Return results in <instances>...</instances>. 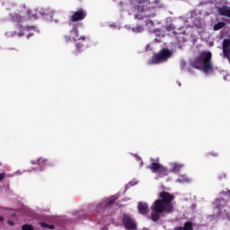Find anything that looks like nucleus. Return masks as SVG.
<instances>
[{"label": "nucleus", "mask_w": 230, "mask_h": 230, "mask_svg": "<svg viewBox=\"0 0 230 230\" xmlns=\"http://www.w3.org/2000/svg\"><path fill=\"white\" fill-rule=\"evenodd\" d=\"M31 164H37L39 166V170L42 172L46 168V164H48V159L45 157H39L36 160H31Z\"/></svg>", "instance_id": "9b49d317"}, {"label": "nucleus", "mask_w": 230, "mask_h": 230, "mask_svg": "<svg viewBox=\"0 0 230 230\" xmlns=\"http://www.w3.org/2000/svg\"><path fill=\"white\" fill-rule=\"evenodd\" d=\"M227 196L230 197V191L227 192Z\"/></svg>", "instance_id": "72a5a7b5"}, {"label": "nucleus", "mask_w": 230, "mask_h": 230, "mask_svg": "<svg viewBox=\"0 0 230 230\" xmlns=\"http://www.w3.org/2000/svg\"><path fill=\"white\" fill-rule=\"evenodd\" d=\"M65 39L66 42H69V40H74L75 42V48L77 53H80L82 49H84V42L87 40V37L84 35L78 34V29L76 27H74L73 30L70 31L69 36H65Z\"/></svg>", "instance_id": "39448f33"}, {"label": "nucleus", "mask_w": 230, "mask_h": 230, "mask_svg": "<svg viewBox=\"0 0 230 230\" xmlns=\"http://www.w3.org/2000/svg\"><path fill=\"white\" fill-rule=\"evenodd\" d=\"M14 175H22V171L18 170L14 172Z\"/></svg>", "instance_id": "a878e982"}, {"label": "nucleus", "mask_w": 230, "mask_h": 230, "mask_svg": "<svg viewBox=\"0 0 230 230\" xmlns=\"http://www.w3.org/2000/svg\"><path fill=\"white\" fill-rule=\"evenodd\" d=\"M190 21L193 22L194 26L198 28L199 31H202L206 28V21L199 19L198 17H191Z\"/></svg>", "instance_id": "9d476101"}, {"label": "nucleus", "mask_w": 230, "mask_h": 230, "mask_svg": "<svg viewBox=\"0 0 230 230\" xmlns=\"http://www.w3.org/2000/svg\"><path fill=\"white\" fill-rule=\"evenodd\" d=\"M213 155L217 157L218 155V153H215Z\"/></svg>", "instance_id": "7c9ffc66"}, {"label": "nucleus", "mask_w": 230, "mask_h": 230, "mask_svg": "<svg viewBox=\"0 0 230 230\" xmlns=\"http://www.w3.org/2000/svg\"><path fill=\"white\" fill-rule=\"evenodd\" d=\"M213 54L211 51L204 50L201 51L199 56L190 62V66L195 67V69H199L205 75H213L215 73V66H213V62H211V58Z\"/></svg>", "instance_id": "7ed1b4c3"}, {"label": "nucleus", "mask_w": 230, "mask_h": 230, "mask_svg": "<svg viewBox=\"0 0 230 230\" xmlns=\"http://www.w3.org/2000/svg\"><path fill=\"white\" fill-rule=\"evenodd\" d=\"M136 185H137V180H136V179L132 180L128 184V188H130V186H136Z\"/></svg>", "instance_id": "4be33fe9"}, {"label": "nucleus", "mask_w": 230, "mask_h": 230, "mask_svg": "<svg viewBox=\"0 0 230 230\" xmlns=\"http://www.w3.org/2000/svg\"><path fill=\"white\" fill-rule=\"evenodd\" d=\"M157 24H161V22H158Z\"/></svg>", "instance_id": "f704fd0d"}, {"label": "nucleus", "mask_w": 230, "mask_h": 230, "mask_svg": "<svg viewBox=\"0 0 230 230\" xmlns=\"http://www.w3.org/2000/svg\"><path fill=\"white\" fill-rule=\"evenodd\" d=\"M176 184H190L191 179L187 177L186 174L179 175L178 179L175 180Z\"/></svg>", "instance_id": "4468645a"}, {"label": "nucleus", "mask_w": 230, "mask_h": 230, "mask_svg": "<svg viewBox=\"0 0 230 230\" xmlns=\"http://www.w3.org/2000/svg\"><path fill=\"white\" fill-rule=\"evenodd\" d=\"M6 177V174L4 172L0 173V181H3Z\"/></svg>", "instance_id": "393cba45"}, {"label": "nucleus", "mask_w": 230, "mask_h": 230, "mask_svg": "<svg viewBox=\"0 0 230 230\" xmlns=\"http://www.w3.org/2000/svg\"><path fill=\"white\" fill-rule=\"evenodd\" d=\"M22 230H35V228L31 225L25 224L22 226Z\"/></svg>", "instance_id": "412c9836"}, {"label": "nucleus", "mask_w": 230, "mask_h": 230, "mask_svg": "<svg viewBox=\"0 0 230 230\" xmlns=\"http://www.w3.org/2000/svg\"><path fill=\"white\" fill-rule=\"evenodd\" d=\"M175 230H193V226H191V223L187 222L184 224V226L176 227Z\"/></svg>", "instance_id": "6ab92c4d"}, {"label": "nucleus", "mask_w": 230, "mask_h": 230, "mask_svg": "<svg viewBox=\"0 0 230 230\" xmlns=\"http://www.w3.org/2000/svg\"><path fill=\"white\" fill-rule=\"evenodd\" d=\"M40 225L41 226V227H49V229H53V226L47 225L44 222H40Z\"/></svg>", "instance_id": "5701e85b"}, {"label": "nucleus", "mask_w": 230, "mask_h": 230, "mask_svg": "<svg viewBox=\"0 0 230 230\" xmlns=\"http://www.w3.org/2000/svg\"><path fill=\"white\" fill-rule=\"evenodd\" d=\"M151 166L150 169L152 170L153 173H156L160 177H166L171 172L172 173H180L181 170L184 166V164L179 162H171L169 163V170L168 168L163 166L159 164V158L151 159Z\"/></svg>", "instance_id": "20e7f679"}, {"label": "nucleus", "mask_w": 230, "mask_h": 230, "mask_svg": "<svg viewBox=\"0 0 230 230\" xmlns=\"http://www.w3.org/2000/svg\"><path fill=\"white\" fill-rule=\"evenodd\" d=\"M144 31L145 26L143 25H136L135 27L131 28V31H133V33H143Z\"/></svg>", "instance_id": "a211bd4d"}, {"label": "nucleus", "mask_w": 230, "mask_h": 230, "mask_svg": "<svg viewBox=\"0 0 230 230\" xmlns=\"http://www.w3.org/2000/svg\"><path fill=\"white\" fill-rule=\"evenodd\" d=\"M35 30V27H28L23 28L22 31L20 27V31L19 32H13V31H7L5 32L6 37H15V35H18V37H22V35H26V33H28L29 31H31Z\"/></svg>", "instance_id": "1a4fd4ad"}, {"label": "nucleus", "mask_w": 230, "mask_h": 230, "mask_svg": "<svg viewBox=\"0 0 230 230\" xmlns=\"http://www.w3.org/2000/svg\"><path fill=\"white\" fill-rule=\"evenodd\" d=\"M26 13V9L25 7L23 10L19 13H14L12 14V22H22L24 21V14Z\"/></svg>", "instance_id": "f8f14e48"}, {"label": "nucleus", "mask_w": 230, "mask_h": 230, "mask_svg": "<svg viewBox=\"0 0 230 230\" xmlns=\"http://www.w3.org/2000/svg\"><path fill=\"white\" fill-rule=\"evenodd\" d=\"M3 220H4V217L0 216V222H3Z\"/></svg>", "instance_id": "c756f323"}, {"label": "nucleus", "mask_w": 230, "mask_h": 230, "mask_svg": "<svg viewBox=\"0 0 230 230\" xmlns=\"http://www.w3.org/2000/svg\"><path fill=\"white\" fill-rule=\"evenodd\" d=\"M33 35V33L31 32H29L28 35H27V38L30 39V36Z\"/></svg>", "instance_id": "cd10ccee"}, {"label": "nucleus", "mask_w": 230, "mask_h": 230, "mask_svg": "<svg viewBox=\"0 0 230 230\" xmlns=\"http://www.w3.org/2000/svg\"><path fill=\"white\" fill-rule=\"evenodd\" d=\"M7 223H8L9 226H13L14 225V223L11 220H9Z\"/></svg>", "instance_id": "bb28decb"}, {"label": "nucleus", "mask_w": 230, "mask_h": 230, "mask_svg": "<svg viewBox=\"0 0 230 230\" xmlns=\"http://www.w3.org/2000/svg\"><path fill=\"white\" fill-rule=\"evenodd\" d=\"M226 26V22H219L217 24L214 25V31H218V30H222Z\"/></svg>", "instance_id": "aec40b11"}, {"label": "nucleus", "mask_w": 230, "mask_h": 230, "mask_svg": "<svg viewBox=\"0 0 230 230\" xmlns=\"http://www.w3.org/2000/svg\"><path fill=\"white\" fill-rule=\"evenodd\" d=\"M138 213L140 215H146L148 213V205L143 202L138 203Z\"/></svg>", "instance_id": "dca6fc26"}, {"label": "nucleus", "mask_w": 230, "mask_h": 230, "mask_svg": "<svg viewBox=\"0 0 230 230\" xmlns=\"http://www.w3.org/2000/svg\"><path fill=\"white\" fill-rule=\"evenodd\" d=\"M28 13H29V15H31V17H34V19H39V17H40V15L42 17H46V19H49L48 18V15H49L51 19V15H53V13H55V11H53V9H49V8H40V9H39V11H37L35 9L31 10Z\"/></svg>", "instance_id": "0eeeda50"}, {"label": "nucleus", "mask_w": 230, "mask_h": 230, "mask_svg": "<svg viewBox=\"0 0 230 230\" xmlns=\"http://www.w3.org/2000/svg\"><path fill=\"white\" fill-rule=\"evenodd\" d=\"M137 5L135 9V18L138 21H145V26L151 33L156 36L155 42H161L164 37V31L156 29L155 23L149 18L155 17V6H157V0H137Z\"/></svg>", "instance_id": "f257e3e1"}, {"label": "nucleus", "mask_w": 230, "mask_h": 230, "mask_svg": "<svg viewBox=\"0 0 230 230\" xmlns=\"http://www.w3.org/2000/svg\"><path fill=\"white\" fill-rule=\"evenodd\" d=\"M172 53L168 49H163L160 52L153 55L148 64H164L168 58H172Z\"/></svg>", "instance_id": "423d86ee"}, {"label": "nucleus", "mask_w": 230, "mask_h": 230, "mask_svg": "<svg viewBox=\"0 0 230 230\" xmlns=\"http://www.w3.org/2000/svg\"><path fill=\"white\" fill-rule=\"evenodd\" d=\"M85 15H87V12H85V10L81 9L73 14L72 21L74 22H76V21H82L83 19H85Z\"/></svg>", "instance_id": "ddd939ff"}, {"label": "nucleus", "mask_w": 230, "mask_h": 230, "mask_svg": "<svg viewBox=\"0 0 230 230\" xmlns=\"http://www.w3.org/2000/svg\"><path fill=\"white\" fill-rule=\"evenodd\" d=\"M201 38H202L203 40H207L208 41V40H206V38H204V36H201Z\"/></svg>", "instance_id": "473e14b6"}, {"label": "nucleus", "mask_w": 230, "mask_h": 230, "mask_svg": "<svg viewBox=\"0 0 230 230\" xmlns=\"http://www.w3.org/2000/svg\"><path fill=\"white\" fill-rule=\"evenodd\" d=\"M124 227L127 230H136L137 225L136 221L130 217L128 215H124L123 217Z\"/></svg>", "instance_id": "6e6552de"}, {"label": "nucleus", "mask_w": 230, "mask_h": 230, "mask_svg": "<svg viewBox=\"0 0 230 230\" xmlns=\"http://www.w3.org/2000/svg\"><path fill=\"white\" fill-rule=\"evenodd\" d=\"M160 198L161 199L155 201L151 207V218L154 222L159 220L161 213H172L173 211V195L168 192H162L160 193Z\"/></svg>", "instance_id": "f03ea898"}, {"label": "nucleus", "mask_w": 230, "mask_h": 230, "mask_svg": "<svg viewBox=\"0 0 230 230\" xmlns=\"http://www.w3.org/2000/svg\"><path fill=\"white\" fill-rule=\"evenodd\" d=\"M214 45V43H213V41H208V46H213Z\"/></svg>", "instance_id": "c85d7f7f"}, {"label": "nucleus", "mask_w": 230, "mask_h": 230, "mask_svg": "<svg viewBox=\"0 0 230 230\" xmlns=\"http://www.w3.org/2000/svg\"><path fill=\"white\" fill-rule=\"evenodd\" d=\"M218 13L220 15H225L226 17H230V7L229 6H223L218 8Z\"/></svg>", "instance_id": "f3484780"}, {"label": "nucleus", "mask_w": 230, "mask_h": 230, "mask_svg": "<svg viewBox=\"0 0 230 230\" xmlns=\"http://www.w3.org/2000/svg\"><path fill=\"white\" fill-rule=\"evenodd\" d=\"M185 66H186V61L181 60V69H184Z\"/></svg>", "instance_id": "b1692460"}, {"label": "nucleus", "mask_w": 230, "mask_h": 230, "mask_svg": "<svg viewBox=\"0 0 230 230\" xmlns=\"http://www.w3.org/2000/svg\"><path fill=\"white\" fill-rule=\"evenodd\" d=\"M117 199H118L117 196L110 197V198L104 199V201L102 202V208L109 207L111 204H114V202H116Z\"/></svg>", "instance_id": "2eb2a0df"}, {"label": "nucleus", "mask_w": 230, "mask_h": 230, "mask_svg": "<svg viewBox=\"0 0 230 230\" xmlns=\"http://www.w3.org/2000/svg\"><path fill=\"white\" fill-rule=\"evenodd\" d=\"M127 30H130V27L128 25H126Z\"/></svg>", "instance_id": "2f4dec72"}]
</instances>
